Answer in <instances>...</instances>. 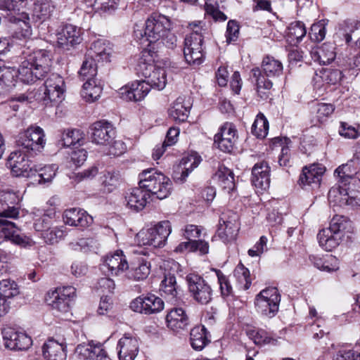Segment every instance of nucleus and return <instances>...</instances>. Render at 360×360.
Segmentation results:
<instances>
[{"instance_id": "69168bd1", "label": "nucleus", "mask_w": 360, "mask_h": 360, "mask_svg": "<svg viewBox=\"0 0 360 360\" xmlns=\"http://www.w3.org/2000/svg\"><path fill=\"white\" fill-rule=\"evenodd\" d=\"M54 6L49 2L41 3L34 8V15L43 20L49 18L54 11Z\"/></svg>"}, {"instance_id": "864d4df0", "label": "nucleus", "mask_w": 360, "mask_h": 360, "mask_svg": "<svg viewBox=\"0 0 360 360\" xmlns=\"http://www.w3.org/2000/svg\"><path fill=\"white\" fill-rule=\"evenodd\" d=\"M342 186H339L338 187H333L331 188L328 194V200L330 202H334L335 205H338L340 206H342L345 205H347L346 202V192L343 191L345 188L344 186H347V183L342 184Z\"/></svg>"}, {"instance_id": "338daca9", "label": "nucleus", "mask_w": 360, "mask_h": 360, "mask_svg": "<svg viewBox=\"0 0 360 360\" xmlns=\"http://www.w3.org/2000/svg\"><path fill=\"white\" fill-rule=\"evenodd\" d=\"M249 335L253 340L256 345H264L269 343L271 338L268 335V333L262 329L252 330L249 332Z\"/></svg>"}, {"instance_id": "412c9836", "label": "nucleus", "mask_w": 360, "mask_h": 360, "mask_svg": "<svg viewBox=\"0 0 360 360\" xmlns=\"http://www.w3.org/2000/svg\"><path fill=\"white\" fill-rule=\"evenodd\" d=\"M5 347L11 350H26L32 345V339L26 334L8 329L4 331Z\"/></svg>"}, {"instance_id": "de8ad7c7", "label": "nucleus", "mask_w": 360, "mask_h": 360, "mask_svg": "<svg viewBox=\"0 0 360 360\" xmlns=\"http://www.w3.org/2000/svg\"><path fill=\"white\" fill-rule=\"evenodd\" d=\"M103 178L102 184L109 193L114 191L122 181L120 172L115 170L105 171Z\"/></svg>"}, {"instance_id": "6e6d98bb", "label": "nucleus", "mask_w": 360, "mask_h": 360, "mask_svg": "<svg viewBox=\"0 0 360 360\" xmlns=\"http://www.w3.org/2000/svg\"><path fill=\"white\" fill-rule=\"evenodd\" d=\"M356 186V190H351L346 193V202L348 205L357 206L360 205V179H354L352 187Z\"/></svg>"}, {"instance_id": "7c9ffc66", "label": "nucleus", "mask_w": 360, "mask_h": 360, "mask_svg": "<svg viewBox=\"0 0 360 360\" xmlns=\"http://www.w3.org/2000/svg\"><path fill=\"white\" fill-rule=\"evenodd\" d=\"M190 342L193 349L201 351L210 342V333L204 326H196L191 330Z\"/></svg>"}, {"instance_id": "c9c22d12", "label": "nucleus", "mask_w": 360, "mask_h": 360, "mask_svg": "<svg viewBox=\"0 0 360 360\" xmlns=\"http://www.w3.org/2000/svg\"><path fill=\"white\" fill-rule=\"evenodd\" d=\"M179 288L177 285L176 277L171 272H165L164 278L160 285V291L169 300H172L177 297Z\"/></svg>"}, {"instance_id": "ddd939ff", "label": "nucleus", "mask_w": 360, "mask_h": 360, "mask_svg": "<svg viewBox=\"0 0 360 360\" xmlns=\"http://www.w3.org/2000/svg\"><path fill=\"white\" fill-rule=\"evenodd\" d=\"M91 139L93 143L99 145H108L116 136V128L113 124L105 120L94 122L90 127Z\"/></svg>"}, {"instance_id": "4c0bfd02", "label": "nucleus", "mask_w": 360, "mask_h": 360, "mask_svg": "<svg viewBox=\"0 0 360 360\" xmlns=\"http://www.w3.org/2000/svg\"><path fill=\"white\" fill-rule=\"evenodd\" d=\"M102 90L103 86L100 81L97 79H88L83 84L81 94L86 101L94 102L101 96Z\"/></svg>"}, {"instance_id": "4be33fe9", "label": "nucleus", "mask_w": 360, "mask_h": 360, "mask_svg": "<svg viewBox=\"0 0 360 360\" xmlns=\"http://www.w3.org/2000/svg\"><path fill=\"white\" fill-rule=\"evenodd\" d=\"M63 220L66 224L82 229L88 227L93 222V218L86 211L79 208L66 210L63 213Z\"/></svg>"}, {"instance_id": "aec40b11", "label": "nucleus", "mask_w": 360, "mask_h": 360, "mask_svg": "<svg viewBox=\"0 0 360 360\" xmlns=\"http://www.w3.org/2000/svg\"><path fill=\"white\" fill-rule=\"evenodd\" d=\"M162 300L153 295H142L136 297V312L144 314H153L161 311L164 309Z\"/></svg>"}, {"instance_id": "b1692460", "label": "nucleus", "mask_w": 360, "mask_h": 360, "mask_svg": "<svg viewBox=\"0 0 360 360\" xmlns=\"http://www.w3.org/2000/svg\"><path fill=\"white\" fill-rule=\"evenodd\" d=\"M270 167L265 161L256 163L252 169V183L257 188L266 190L270 184Z\"/></svg>"}, {"instance_id": "f257e3e1", "label": "nucleus", "mask_w": 360, "mask_h": 360, "mask_svg": "<svg viewBox=\"0 0 360 360\" xmlns=\"http://www.w3.org/2000/svg\"><path fill=\"white\" fill-rule=\"evenodd\" d=\"M139 186L136 187V212L143 210L151 200L152 195L162 200L171 192L170 179L154 168L143 170L139 174Z\"/></svg>"}, {"instance_id": "9d476101", "label": "nucleus", "mask_w": 360, "mask_h": 360, "mask_svg": "<svg viewBox=\"0 0 360 360\" xmlns=\"http://www.w3.org/2000/svg\"><path fill=\"white\" fill-rule=\"evenodd\" d=\"M186 281L191 297L197 302L206 304L212 300V289L202 276L195 274H189L186 277Z\"/></svg>"}, {"instance_id": "bf43d9fd", "label": "nucleus", "mask_w": 360, "mask_h": 360, "mask_svg": "<svg viewBox=\"0 0 360 360\" xmlns=\"http://www.w3.org/2000/svg\"><path fill=\"white\" fill-rule=\"evenodd\" d=\"M27 4V0H0V10L6 11H20Z\"/></svg>"}, {"instance_id": "cd10ccee", "label": "nucleus", "mask_w": 360, "mask_h": 360, "mask_svg": "<svg viewBox=\"0 0 360 360\" xmlns=\"http://www.w3.org/2000/svg\"><path fill=\"white\" fill-rule=\"evenodd\" d=\"M65 347L53 338L49 339L42 347V354L46 360H65Z\"/></svg>"}, {"instance_id": "680f3d73", "label": "nucleus", "mask_w": 360, "mask_h": 360, "mask_svg": "<svg viewBox=\"0 0 360 360\" xmlns=\"http://www.w3.org/2000/svg\"><path fill=\"white\" fill-rule=\"evenodd\" d=\"M335 108L332 104L320 103H317L315 108L316 118L319 122H323L334 111Z\"/></svg>"}, {"instance_id": "774afa93", "label": "nucleus", "mask_w": 360, "mask_h": 360, "mask_svg": "<svg viewBox=\"0 0 360 360\" xmlns=\"http://www.w3.org/2000/svg\"><path fill=\"white\" fill-rule=\"evenodd\" d=\"M334 360H360V353L353 349H340Z\"/></svg>"}, {"instance_id": "dca6fc26", "label": "nucleus", "mask_w": 360, "mask_h": 360, "mask_svg": "<svg viewBox=\"0 0 360 360\" xmlns=\"http://www.w3.org/2000/svg\"><path fill=\"white\" fill-rule=\"evenodd\" d=\"M142 76L147 79V81L151 84L152 87L160 90L166 85V72L162 68H155L149 63H140L136 67V75L139 77L140 72Z\"/></svg>"}, {"instance_id": "473e14b6", "label": "nucleus", "mask_w": 360, "mask_h": 360, "mask_svg": "<svg viewBox=\"0 0 360 360\" xmlns=\"http://www.w3.org/2000/svg\"><path fill=\"white\" fill-rule=\"evenodd\" d=\"M335 49L333 44L324 43L311 51V57L314 61H317L320 64H329L335 58L336 53Z\"/></svg>"}, {"instance_id": "0e129e2a", "label": "nucleus", "mask_w": 360, "mask_h": 360, "mask_svg": "<svg viewBox=\"0 0 360 360\" xmlns=\"http://www.w3.org/2000/svg\"><path fill=\"white\" fill-rule=\"evenodd\" d=\"M352 162L353 161L351 160L335 169V173L340 177L341 184L347 183L349 179L353 178V174H356L355 171L352 172L350 169Z\"/></svg>"}, {"instance_id": "2eb2a0df", "label": "nucleus", "mask_w": 360, "mask_h": 360, "mask_svg": "<svg viewBox=\"0 0 360 360\" xmlns=\"http://www.w3.org/2000/svg\"><path fill=\"white\" fill-rule=\"evenodd\" d=\"M236 132L235 126L232 123L226 122L215 134L214 145L221 151L231 152L237 139Z\"/></svg>"}, {"instance_id": "423d86ee", "label": "nucleus", "mask_w": 360, "mask_h": 360, "mask_svg": "<svg viewBox=\"0 0 360 360\" xmlns=\"http://www.w3.org/2000/svg\"><path fill=\"white\" fill-rule=\"evenodd\" d=\"M201 22L189 24L192 32L186 35L184 39V54L188 64L200 65L204 58L203 34L205 30L202 29Z\"/></svg>"}, {"instance_id": "5fc2aeb1", "label": "nucleus", "mask_w": 360, "mask_h": 360, "mask_svg": "<svg viewBox=\"0 0 360 360\" xmlns=\"http://www.w3.org/2000/svg\"><path fill=\"white\" fill-rule=\"evenodd\" d=\"M70 245L75 250L91 251L97 248V241L92 238H80L76 242H72Z\"/></svg>"}, {"instance_id": "603ef678", "label": "nucleus", "mask_w": 360, "mask_h": 360, "mask_svg": "<svg viewBox=\"0 0 360 360\" xmlns=\"http://www.w3.org/2000/svg\"><path fill=\"white\" fill-rule=\"evenodd\" d=\"M83 139V134L79 129H68L63 133L61 141L63 146L70 147L80 145Z\"/></svg>"}, {"instance_id": "9b49d317", "label": "nucleus", "mask_w": 360, "mask_h": 360, "mask_svg": "<svg viewBox=\"0 0 360 360\" xmlns=\"http://www.w3.org/2000/svg\"><path fill=\"white\" fill-rule=\"evenodd\" d=\"M25 153L12 152L7 160L6 165L15 176L32 177L37 172V165H32Z\"/></svg>"}, {"instance_id": "7ed1b4c3", "label": "nucleus", "mask_w": 360, "mask_h": 360, "mask_svg": "<svg viewBox=\"0 0 360 360\" xmlns=\"http://www.w3.org/2000/svg\"><path fill=\"white\" fill-rule=\"evenodd\" d=\"M352 231V221L342 215H335L331 219L329 227L319 232L317 239L323 250L332 251L345 241V237L349 238Z\"/></svg>"}, {"instance_id": "13d9d810", "label": "nucleus", "mask_w": 360, "mask_h": 360, "mask_svg": "<svg viewBox=\"0 0 360 360\" xmlns=\"http://www.w3.org/2000/svg\"><path fill=\"white\" fill-rule=\"evenodd\" d=\"M326 32L325 24L320 21L311 25L309 37L312 41L319 42L325 38Z\"/></svg>"}, {"instance_id": "39448f33", "label": "nucleus", "mask_w": 360, "mask_h": 360, "mask_svg": "<svg viewBox=\"0 0 360 360\" xmlns=\"http://www.w3.org/2000/svg\"><path fill=\"white\" fill-rule=\"evenodd\" d=\"M262 68L264 74L257 68H253L251 73L256 82L258 96L262 99H266L273 86L272 82L266 77L274 78L281 76L283 68L281 61L273 57L266 56L262 60Z\"/></svg>"}, {"instance_id": "8fccbe9b", "label": "nucleus", "mask_w": 360, "mask_h": 360, "mask_svg": "<svg viewBox=\"0 0 360 360\" xmlns=\"http://www.w3.org/2000/svg\"><path fill=\"white\" fill-rule=\"evenodd\" d=\"M268 130V120L263 114L259 113L252 126V133L257 138L263 139L267 135Z\"/></svg>"}, {"instance_id": "c756f323", "label": "nucleus", "mask_w": 360, "mask_h": 360, "mask_svg": "<svg viewBox=\"0 0 360 360\" xmlns=\"http://www.w3.org/2000/svg\"><path fill=\"white\" fill-rule=\"evenodd\" d=\"M190 98L179 96L169 108V113L174 120L184 122L187 120L191 108Z\"/></svg>"}, {"instance_id": "c03bdc74", "label": "nucleus", "mask_w": 360, "mask_h": 360, "mask_svg": "<svg viewBox=\"0 0 360 360\" xmlns=\"http://www.w3.org/2000/svg\"><path fill=\"white\" fill-rule=\"evenodd\" d=\"M37 172L34 176L38 177L37 181L39 184H45L51 182L56 176L58 167L57 165L52 164L45 165L43 167H39L37 166Z\"/></svg>"}, {"instance_id": "a211bd4d", "label": "nucleus", "mask_w": 360, "mask_h": 360, "mask_svg": "<svg viewBox=\"0 0 360 360\" xmlns=\"http://www.w3.org/2000/svg\"><path fill=\"white\" fill-rule=\"evenodd\" d=\"M167 326L176 333H181L188 329L190 319L181 307L171 309L166 316Z\"/></svg>"}, {"instance_id": "3c124183", "label": "nucleus", "mask_w": 360, "mask_h": 360, "mask_svg": "<svg viewBox=\"0 0 360 360\" xmlns=\"http://www.w3.org/2000/svg\"><path fill=\"white\" fill-rule=\"evenodd\" d=\"M19 201L20 198L18 195L13 191L8 188L0 191V202L2 205H5L7 206L6 208H4L1 212L6 211L11 207L18 210L15 205H17Z\"/></svg>"}, {"instance_id": "4d7b16f0", "label": "nucleus", "mask_w": 360, "mask_h": 360, "mask_svg": "<svg viewBox=\"0 0 360 360\" xmlns=\"http://www.w3.org/2000/svg\"><path fill=\"white\" fill-rule=\"evenodd\" d=\"M139 245L153 246V229L152 226L147 225L136 233Z\"/></svg>"}, {"instance_id": "0eeeda50", "label": "nucleus", "mask_w": 360, "mask_h": 360, "mask_svg": "<svg viewBox=\"0 0 360 360\" xmlns=\"http://www.w3.org/2000/svg\"><path fill=\"white\" fill-rule=\"evenodd\" d=\"M18 215L19 210L12 207L6 211L0 212V244L5 239L22 247L30 244L29 238L18 234L15 224L9 220L18 218Z\"/></svg>"}, {"instance_id": "f3484780", "label": "nucleus", "mask_w": 360, "mask_h": 360, "mask_svg": "<svg viewBox=\"0 0 360 360\" xmlns=\"http://www.w3.org/2000/svg\"><path fill=\"white\" fill-rule=\"evenodd\" d=\"M200 161V157L196 154L183 158L178 165L174 166V181L177 184H184L189 174L199 165Z\"/></svg>"}, {"instance_id": "f704fd0d", "label": "nucleus", "mask_w": 360, "mask_h": 360, "mask_svg": "<svg viewBox=\"0 0 360 360\" xmlns=\"http://www.w3.org/2000/svg\"><path fill=\"white\" fill-rule=\"evenodd\" d=\"M10 21L15 23L18 27L14 32V37L18 39H29L32 34L30 18L27 13H22L19 18L12 17Z\"/></svg>"}, {"instance_id": "f8f14e48", "label": "nucleus", "mask_w": 360, "mask_h": 360, "mask_svg": "<svg viewBox=\"0 0 360 360\" xmlns=\"http://www.w3.org/2000/svg\"><path fill=\"white\" fill-rule=\"evenodd\" d=\"M65 92V82L58 74H51L44 82V96L41 98L44 104L62 101Z\"/></svg>"}, {"instance_id": "37998d69", "label": "nucleus", "mask_w": 360, "mask_h": 360, "mask_svg": "<svg viewBox=\"0 0 360 360\" xmlns=\"http://www.w3.org/2000/svg\"><path fill=\"white\" fill-rule=\"evenodd\" d=\"M37 92L34 91H27L23 94H15L8 100V105L14 111H17L20 107L18 103H29L34 99H39L37 98Z\"/></svg>"}, {"instance_id": "393cba45", "label": "nucleus", "mask_w": 360, "mask_h": 360, "mask_svg": "<svg viewBox=\"0 0 360 360\" xmlns=\"http://www.w3.org/2000/svg\"><path fill=\"white\" fill-rule=\"evenodd\" d=\"M82 40L80 29L72 25H65L58 34V43L60 46L66 49L80 44Z\"/></svg>"}, {"instance_id": "09e8293b", "label": "nucleus", "mask_w": 360, "mask_h": 360, "mask_svg": "<svg viewBox=\"0 0 360 360\" xmlns=\"http://www.w3.org/2000/svg\"><path fill=\"white\" fill-rule=\"evenodd\" d=\"M290 142L288 138H280L276 137L274 139V144H278L282 146L281 153L278 158V163L281 167H290L291 166V160L290 155V149L288 146H283V144L288 145Z\"/></svg>"}, {"instance_id": "72a5a7b5", "label": "nucleus", "mask_w": 360, "mask_h": 360, "mask_svg": "<svg viewBox=\"0 0 360 360\" xmlns=\"http://www.w3.org/2000/svg\"><path fill=\"white\" fill-rule=\"evenodd\" d=\"M76 353L81 360H102L106 353L101 345H79Z\"/></svg>"}, {"instance_id": "c85d7f7f", "label": "nucleus", "mask_w": 360, "mask_h": 360, "mask_svg": "<svg viewBox=\"0 0 360 360\" xmlns=\"http://www.w3.org/2000/svg\"><path fill=\"white\" fill-rule=\"evenodd\" d=\"M218 185L227 193L233 192L236 188L233 172L225 166H219L213 177Z\"/></svg>"}, {"instance_id": "79ce46f5", "label": "nucleus", "mask_w": 360, "mask_h": 360, "mask_svg": "<svg viewBox=\"0 0 360 360\" xmlns=\"http://www.w3.org/2000/svg\"><path fill=\"white\" fill-rule=\"evenodd\" d=\"M150 273V263L143 251H136V281H146Z\"/></svg>"}, {"instance_id": "e433bc0d", "label": "nucleus", "mask_w": 360, "mask_h": 360, "mask_svg": "<svg viewBox=\"0 0 360 360\" xmlns=\"http://www.w3.org/2000/svg\"><path fill=\"white\" fill-rule=\"evenodd\" d=\"M67 299L58 295L57 292H51L48 293L46 300L54 313L59 316L67 314L70 310V301Z\"/></svg>"}, {"instance_id": "f03ea898", "label": "nucleus", "mask_w": 360, "mask_h": 360, "mask_svg": "<svg viewBox=\"0 0 360 360\" xmlns=\"http://www.w3.org/2000/svg\"><path fill=\"white\" fill-rule=\"evenodd\" d=\"M51 60L49 53L38 49L27 53L18 68V78L26 84L42 79L50 71Z\"/></svg>"}, {"instance_id": "2f4dec72", "label": "nucleus", "mask_w": 360, "mask_h": 360, "mask_svg": "<svg viewBox=\"0 0 360 360\" xmlns=\"http://www.w3.org/2000/svg\"><path fill=\"white\" fill-rule=\"evenodd\" d=\"M153 229V246L161 248L166 244L168 236L172 232L171 223L167 221H161L152 226Z\"/></svg>"}, {"instance_id": "4468645a", "label": "nucleus", "mask_w": 360, "mask_h": 360, "mask_svg": "<svg viewBox=\"0 0 360 360\" xmlns=\"http://www.w3.org/2000/svg\"><path fill=\"white\" fill-rule=\"evenodd\" d=\"M238 216L236 213L227 212L223 213L219 221L217 231V236L224 242L233 240L238 230Z\"/></svg>"}, {"instance_id": "6ab92c4d", "label": "nucleus", "mask_w": 360, "mask_h": 360, "mask_svg": "<svg viewBox=\"0 0 360 360\" xmlns=\"http://www.w3.org/2000/svg\"><path fill=\"white\" fill-rule=\"evenodd\" d=\"M128 263L122 255V251L117 250L112 255H107L101 266L102 271L108 275L118 276L128 269Z\"/></svg>"}, {"instance_id": "5701e85b", "label": "nucleus", "mask_w": 360, "mask_h": 360, "mask_svg": "<svg viewBox=\"0 0 360 360\" xmlns=\"http://www.w3.org/2000/svg\"><path fill=\"white\" fill-rule=\"evenodd\" d=\"M341 35L346 44L355 50H360V22L347 20L342 27Z\"/></svg>"}, {"instance_id": "a19ab883", "label": "nucleus", "mask_w": 360, "mask_h": 360, "mask_svg": "<svg viewBox=\"0 0 360 360\" xmlns=\"http://www.w3.org/2000/svg\"><path fill=\"white\" fill-rule=\"evenodd\" d=\"M134 347L132 337L124 335L117 344V347L120 348L118 352L119 359L120 360H134L135 358Z\"/></svg>"}, {"instance_id": "49530a36", "label": "nucleus", "mask_w": 360, "mask_h": 360, "mask_svg": "<svg viewBox=\"0 0 360 360\" xmlns=\"http://www.w3.org/2000/svg\"><path fill=\"white\" fill-rule=\"evenodd\" d=\"M20 294L18 284L12 280L5 279L0 281V296L5 300L13 298Z\"/></svg>"}, {"instance_id": "e2e57ef3", "label": "nucleus", "mask_w": 360, "mask_h": 360, "mask_svg": "<svg viewBox=\"0 0 360 360\" xmlns=\"http://www.w3.org/2000/svg\"><path fill=\"white\" fill-rule=\"evenodd\" d=\"M51 224V217L49 214L35 215L34 218V228L37 231L44 233L49 229Z\"/></svg>"}, {"instance_id": "a878e982", "label": "nucleus", "mask_w": 360, "mask_h": 360, "mask_svg": "<svg viewBox=\"0 0 360 360\" xmlns=\"http://www.w3.org/2000/svg\"><path fill=\"white\" fill-rule=\"evenodd\" d=\"M324 172L325 168L317 165H312L309 167H304L300 176L298 183L302 187L306 186L318 187Z\"/></svg>"}, {"instance_id": "58836bf2", "label": "nucleus", "mask_w": 360, "mask_h": 360, "mask_svg": "<svg viewBox=\"0 0 360 360\" xmlns=\"http://www.w3.org/2000/svg\"><path fill=\"white\" fill-rule=\"evenodd\" d=\"M306 34L307 30L302 22H293L288 27L287 41L292 45H296L300 42Z\"/></svg>"}, {"instance_id": "bb28decb", "label": "nucleus", "mask_w": 360, "mask_h": 360, "mask_svg": "<svg viewBox=\"0 0 360 360\" xmlns=\"http://www.w3.org/2000/svg\"><path fill=\"white\" fill-rule=\"evenodd\" d=\"M112 48L109 41L103 39L94 41L88 51L87 56L96 61L110 60Z\"/></svg>"}, {"instance_id": "20e7f679", "label": "nucleus", "mask_w": 360, "mask_h": 360, "mask_svg": "<svg viewBox=\"0 0 360 360\" xmlns=\"http://www.w3.org/2000/svg\"><path fill=\"white\" fill-rule=\"evenodd\" d=\"M144 37L149 44L162 39L167 46L173 49L176 46V36L172 32V22L166 15L153 13L146 20Z\"/></svg>"}, {"instance_id": "1a4fd4ad", "label": "nucleus", "mask_w": 360, "mask_h": 360, "mask_svg": "<svg viewBox=\"0 0 360 360\" xmlns=\"http://www.w3.org/2000/svg\"><path fill=\"white\" fill-rule=\"evenodd\" d=\"M17 143L26 150L27 153L37 154L41 152L46 144L44 130L39 127H30L20 133Z\"/></svg>"}, {"instance_id": "a18cd8bd", "label": "nucleus", "mask_w": 360, "mask_h": 360, "mask_svg": "<svg viewBox=\"0 0 360 360\" xmlns=\"http://www.w3.org/2000/svg\"><path fill=\"white\" fill-rule=\"evenodd\" d=\"M95 62L96 60L86 56L79 71V76L83 80L96 79L95 77L97 75V66Z\"/></svg>"}, {"instance_id": "052dcab7", "label": "nucleus", "mask_w": 360, "mask_h": 360, "mask_svg": "<svg viewBox=\"0 0 360 360\" xmlns=\"http://www.w3.org/2000/svg\"><path fill=\"white\" fill-rule=\"evenodd\" d=\"M63 231L56 227L53 229L49 228L44 233H41V237L44 238V241L49 244L57 243L60 239L63 238Z\"/></svg>"}, {"instance_id": "6e6552de", "label": "nucleus", "mask_w": 360, "mask_h": 360, "mask_svg": "<svg viewBox=\"0 0 360 360\" xmlns=\"http://www.w3.org/2000/svg\"><path fill=\"white\" fill-rule=\"evenodd\" d=\"M281 295L276 288L262 290L257 296L255 304L257 312L269 318L274 317L278 311Z\"/></svg>"}, {"instance_id": "ea45409f", "label": "nucleus", "mask_w": 360, "mask_h": 360, "mask_svg": "<svg viewBox=\"0 0 360 360\" xmlns=\"http://www.w3.org/2000/svg\"><path fill=\"white\" fill-rule=\"evenodd\" d=\"M315 82L322 81L328 84H335L342 78V72L337 69L323 68L315 73Z\"/></svg>"}]
</instances>
